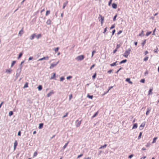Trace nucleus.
I'll list each match as a JSON object with an SVG mask.
<instances>
[{
    "label": "nucleus",
    "mask_w": 159,
    "mask_h": 159,
    "mask_svg": "<svg viewBox=\"0 0 159 159\" xmlns=\"http://www.w3.org/2000/svg\"><path fill=\"white\" fill-rule=\"evenodd\" d=\"M131 51V49L129 48L127 50H126L124 53V56L126 58H127L128 55L130 54Z\"/></svg>",
    "instance_id": "obj_1"
},
{
    "label": "nucleus",
    "mask_w": 159,
    "mask_h": 159,
    "mask_svg": "<svg viewBox=\"0 0 159 159\" xmlns=\"http://www.w3.org/2000/svg\"><path fill=\"white\" fill-rule=\"evenodd\" d=\"M84 58V56L83 55H81L76 57L75 59L77 61H79L82 60Z\"/></svg>",
    "instance_id": "obj_2"
},
{
    "label": "nucleus",
    "mask_w": 159,
    "mask_h": 159,
    "mask_svg": "<svg viewBox=\"0 0 159 159\" xmlns=\"http://www.w3.org/2000/svg\"><path fill=\"white\" fill-rule=\"evenodd\" d=\"M98 19L99 21H101V25H102L103 22V21L104 20V17L102 16L101 15H99Z\"/></svg>",
    "instance_id": "obj_3"
},
{
    "label": "nucleus",
    "mask_w": 159,
    "mask_h": 159,
    "mask_svg": "<svg viewBox=\"0 0 159 159\" xmlns=\"http://www.w3.org/2000/svg\"><path fill=\"white\" fill-rule=\"evenodd\" d=\"M21 69L22 68H21V67H20L19 68L17 69L16 74L17 77H18L20 76L21 71Z\"/></svg>",
    "instance_id": "obj_4"
},
{
    "label": "nucleus",
    "mask_w": 159,
    "mask_h": 159,
    "mask_svg": "<svg viewBox=\"0 0 159 159\" xmlns=\"http://www.w3.org/2000/svg\"><path fill=\"white\" fill-rule=\"evenodd\" d=\"M59 62V61H58L57 63H52L51 64L49 68L50 69H51L53 68V67H55L56 66H57V65L58 63Z\"/></svg>",
    "instance_id": "obj_5"
},
{
    "label": "nucleus",
    "mask_w": 159,
    "mask_h": 159,
    "mask_svg": "<svg viewBox=\"0 0 159 159\" xmlns=\"http://www.w3.org/2000/svg\"><path fill=\"white\" fill-rule=\"evenodd\" d=\"M145 125V123H143L139 126V129L140 130L143 129V128Z\"/></svg>",
    "instance_id": "obj_6"
},
{
    "label": "nucleus",
    "mask_w": 159,
    "mask_h": 159,
    "mask_svg": "<svg viewBox=\"0 0 159 159\" xmlns=\"http://www.w3.org/2000/svg\"><path fill=\"white\" fill-rule=\"evenodd\" d=\"M35 36H36L35 34H33L30 37V39L31 40L33 39H34V37Z\"/></svg>",
    "instance_id": "obj_7"
},
{
    "label": "nucleus",
    "mask_w": 159,
    "mask_h": 159,
    "mask_svg": "<svg viewBox=\"0 0 159 159\" xmlns=\"http://www.w3.org/2000/svg\"><path fill=\"white\" fill-rule=\"evenodd\" d=\"M54 93V92L53 91H51L49 93H48L47 95V96L48 97H49L50 96H51L52 94Z\"/></svg>",
    "instance_id": "obj_8"
},
{
    "label": "nucleus",
    "mask_w": 159,
    "mask_h": 159,
    "mask_svg": "<svg viewBox=\"0 0 159 159\" xmlns=\"http://www.w3.org/2000/svg\"><path fill=\"white\" fill-rule=\"evenodd\" d=\"M17 142L16 140L14 143V150L16 149V146H17Z\"/></svg>",
    "instance_id": "obj_9"
},
{
    "label": "nucleus",
    "mask_w": 159,
    "mask_h": 159,
    "mask_svg": "<svg viewBox=\"0 0 159 159\" xmlns=\"http://www.w3.org/2000/svg\"><path fill=\"white\" fill-rule=\"evenodd\" d=\"M126 81L129 82V84H133L132 82L130 81V79L129 78L126 79Z\"/></svg>",
    "instance_id": "obj_10"
},
{
    "label": "nucleus",
    "mask_w": 159,
    "mask_h": 159,
    "mask_svg": "<svg viewBox=\"0 0 159 159\" xmlns=\"http://www.w3.org/2000/svg\"><path fill=\"white\" fill-rule=\"evenodd\" d=\"M112 7L113 8L116 9L117 7V5L115 3H113L112 4Z\"/></svg>",
    "instance_id": "obj_11"
},
{
    "label": "nucleus",
    "mask_w": 159,
    "mask_h": 159,
    "mask_svg": "<svg viewBox=\"0 0 159 159\" xmlns=\"http://www.w3.org/2000/svg\"><path fill=\"white\" fill-rule=\"evenodd\" d=\"M151 109L150 108H148L147 109V111L146 114V115H148L151 111Z\"/></svg>",
    "instance_id": "obj_12"
},
{
    "label": "nucleus",
    "mask_w": 159,
    "mask_h": 159,
    "mask_svg": "<svg viewBox=\"0 0 159 159\" xmlns=\"http://www.w3.org/2000/svg\"><path fill=\"white\" fill-rule=\"evenodd\" d=\"M67 3H68L67 1H66L65 2L63 3V7H62L63 9H64L65 8L66 6V5L67 4Z\"/></svg>",
    "instance_id": "obj_13"
},
{
    "label": "nucleus",
    "mask_w": 159,
    "mask_h": 159,
    "mask_svg": "<svg viewBox=\"0 0 159 159\" xmlns=\"http://www.w3.org/2000/svg\"><path fill=\"white\" fill-rule=\"evenodd\" d=\"M152 89H150L149 90L148 95H151L152 94Z\"/></svg>",
    "instance_id": "obj_14"
},
{
    "label": "nucleus",
    "mask_w": 159,
    "mask_h": 159,
    "mask_svg": "<svg viewBox=\"0 0 159 159\" xmlns=\"http://www.w3.org/2000/svg\"><path fill=\"white\" fill-rule=\"evenodd\" d=\"M23 34V30L22 29L19 31V35H20V36H21V35Z\"/></svg>",
    "instance_id": "obj_15"
},
{
    "label": "nucleus",
    "mask_w": 159,
    "mask_h": 159,
    "mask_svg": "<svg viewBox=\"0 0 159 159\" xmlns=\"http://www.w3.org/2000/svg\"><path fill=\"white\" fill-rule=\"evenodd\" d=\"M137 127V123H135L134 124L132 128V129H136Z\"/></svg>",
    "instance_id": "obj_16"
},
{
    "label": "nucleus",
    "mask_w": 159,
    "mask_h": 159,
    "mask_svg": "<svg viewBox=\"0 0 159 159\" xmlns=\"http://www.w3.org/2000/svg\"><path fill=\"white\" fill-rule=\"evenodd\" d=\"M11 71H12V70L11 69H8V70L7 69L6 70V72L10 74L11 73Z\"/></svg>",
    "instance_id": "obj_17"
},
{
    "label": "nucleus",
    "mask_w": 159,
    "mask_h": 159,
    "mask_svg": "<svg viewBox=\"0 0 159 159\" xmlns=\"http://www.w3.org/2000/svg\"><path fill=\"white\" fill-rule=\"evenodd\" d=\"M51 23V20L49 19L46 22V24L47 25H50Z\"/></svg>",
    "instance_id": "obj_18"
},
{
    "label": "nucleus",
    "mask_w": 159,
    "mask_h": 159,
    "mask_svg": "<svg viewBox=\"0 0 159 159\" xmlns=\"http://www.w3.org/2000/svg\"><path fill=\"white\" fill-rule=\"evenodd\" d=\"M126 61H127V60H126V59L123 60H122V61H121L120 62V64H122V63H125V62H126Z\"/></svg>",
    "instance_id": "obj_19"
},
{
    "label": "nucleus",
    "mask_w": 159,
    "mask_h": 159,
    "mask_svg": "<svg viewBox=\"0 0 159 159\" xmlns=\"http://www.w3.org/2000/svg\"><path fill=\"white\" fill-rule=\"evenodd\" d=\"M38 89L39 90H41L42 89V86L41 85H39L38 87Z\"/></svg>",
    "instance_id": "obj_20"
},
{
    "label": "nucleus",
    "mask_w": 159,
    "mask_h": 159,
    "mask_svg": "<svg viewBox=\"0 0 159 159\" xmlns=\"http://www.w3.org/2000/svg\"><path fill=\"white\" fill-rule=\"evenodd\" d=\"M43 126V123H41L39 124V129H41L42 128Z\"/></svg>",
    "instance_id": "obj_21"
},
{
    "label": "nucleus",
    "mask_w": 159,
    "mask_h": 159,
    "mask_svg": "<svg viewBox=\"0 0 159 159\" xmlns=\"http://www.w3.org/2000/svg\"><path fill=\"white\" fill-rule=\"evenodd\" d=\"M35 37H36L37 38V39H38L41 37V34H39L37 35H36Z\"/></svg>",
    "instance_id": "obj_22"
},
{
    "label": "nucleus",
    "mask_w": 159,
    "mask_h": 159,
    "mask_svg": "<svg viewBox=\"0 0 159 159\" xmlns=\"http://www.w3.org/2000/svg\"><path fill=\"white\" fill-rule=\"evenodd\" d=\"M69 143V142L68 141L67 143H66V144H65L63 146V149H65L66 147L67 144H68Z\"/></svg>",
    "instance_id": "obj_23"
},
{
    "label": "nucleus",
    "mask_w": 159,
    "mask_h": 159,
    "mask_svg": "<svg viewBox=\"0 0 159 159\" xmlns=\"http://www.w3.org/2000/svg\"><path fill=\"white\" fill-rule=\"evenodd\" d=\"M28 82H26L24 85V88H25L28 87Z\"/></svg>",
    "instance_id": "obj_24"
},
{
    "label": "nucleus",
    "mask_w": 159,
    "mask_h": 159,
    "mask_svg": "<svg viewBox=\"0 0 159 159\" xmlns=\"http://www.w3.org/2000/svg\"><path fill=\"white\" fill-rule=\"evenodd\" d=\"M55 73H53V76L50 78V79L51 80V79H54V78L55 77Z\"/></svg>",
    "instance_id": "obj_25"
},
{
    "label": "nucleus",
    "mask_w": 159,
    "mask_h": 159,
    "mask_svg": "<svg viewBox=\"0 0 159 159\" xmlns=\"http://www.w3.org/2000/svg\"><path fill=\"white\" fill-rule=\"evenodd\" d=\"M107 146V144H105L104 145L102 146H101L100 148H99V149H102V148H105V147H106Z\"/></svg>",
    "instance_id": "obj_26"
},
{
    "label": "nucleus",
    "mask_w": 159,
    "mask_h": 159,
    "mask_svg": "<svg viewBox=\"0 0 159 159\" xmlns=\"http://www.w3.org/2000/svg\"><path fill=\"white\" fill-rule=\"evenodd\" d=\"M116 62H117V61H116V62H114L112 64H110V65L111 66H116Z\"/></svg>",
    "instance_id": "obj_27"
},
{
    "label": "nucleus",
    "mask_w": 159,
    "mask_h": 159,
    "mask_svg": "<svg viewBox=\"0 0 159 159\" xmlns=\"http://www.w3.org/2000/svg\"><path fill=\"white\" fill-rule=\"evenodd\" d=\"M157 139V137H155L153 139V141L152 142V143H155L156 142V139Z\"/></svg>",
    "instance_id": "obj_28"
},
{
    "label": "nucleus",
    "mask_w": 159,
    "mask_h": 159,
    "mask_svg": "<svg viewBox=\"0 0 159 159\" xmlns=\"http://www.w3.org/2000/svg\"><path fill=\"white\" fill-rule=\"evenodd\" d=\"M16 62V61H12L11 64V67H12L14 66V65L15 64Z\"/></svg>",
    "instance_id": "obj_29"
},
{
    "label": "nucleus",
    "mask_w": 159,
    "mask_h": 159,
    "mask_svg": "<svg viewBox=\"0 0 159 159\" xmlns=\"http://www.w3.org/2000/svg\"><path fill=\"white\" fill-rule=\"evenodd\" d=\"M158 51V48H156L154 50V52L156 53H157Z\"/></svg>",
    "instance_id": "obj_30"
},
{
    "label": "nucleus",
    "mask_w": 159,
    "mask_h": 159,
    "mask_svg": "<svg viewBox=\"0 0 159 159\" xmlns=\"http://www.w3.org/2000/svg\"><path fill=\"white\" fill-rule=\"evenodd\" d=\"M13 114V112L12 111H10L9 113V116H11Z\"/></svg>",
    "instance_id": "obj_31"
},
{
    "label": "nucleus",
    "mask_w": 159,
    "mask_h": 159,
    "mask_svg": "<svg viewBox=\"0 0 159 159\" xmlns=\"http://www.w3.org/2000/svg\"><path fill=\"white\" fill-rule=\"evenodd\" d=\"M143 31L142 30L141 33L139 35L140 36H144V34H143Z\"/></svg>",
    "instance_id": "obj_32"
},
{
    "label": "nucleus",
    "mask_w": 159,
    "mask_h": 159,
    "mask_svg": "<svg viewBox=\"0 0 159 159\" xmlns=\"http://www.w3.org/2000/svg\"><path fill=\"white\" fill-rule=\"evenodd\" d=\"M148 57H146L144 58V59H143V61H146L148 60Z\"/></svg>",
    "instance_id": "obj_33"
},
{
    "label": "nucleus",
    "mask_w": 159,
    "mask_h": 159,
    "mask_svg": "<svg viewBox=\"0 0 159 159\" xmlns=\"http://www.w3.org/2000/svg\"><path fill=\"white\" fill-rule=\"evenodd\" d=\"M152 33V32L151 31H150V32H147L146 34V36H148L150 34H151Z\"/></svg>",
    "instance_id": "obj_34"
},
{
    "label": "nucleus",
    "mask_w": 159,
    "mask_h": 159,
    "mask_svg": "<svg viewBox=\"0 0 159 159\" xmlns=\"http://www.w3.org/2000/svg\"><path fill=\"white\" fill-rule=\"evenodd\" d=\"M87 97L92 99L93 98V96H90L88 94L87 96Z\"/></svg>",
    "instance_id": "obj_35"
},
{
    "label": "nucleus",
    "mask_w": 159,
    "mask_h": 159,
    "mask_svg": "<svg viewBox=\"0 0 159 159\" xmlns=\"http://www.w3.org/2000/svg\"><path fill=\"white\" fill-rule=\"evenodd\" d=\"M81 123V121H79L78 123L76 125V126L77 127H79L80 126V124Z\"/></svg>",
    "instance_id": "obj_36"
},
{
    "label": "nucleus",
    "mask_w": 159,
    "mask_h": 159,
    "mask_svg": "<svg viewBox=\"0 0 159 159\" xmlns=\"http://www.w3.org/2000/svg\"><path fill=\"white\" fill-rule=\"evenodd\" d=\"M146 39L144 40V41L142 43V44L143 46L146 43Z\"/></svg>",
    "instance_id": "obj_37"
},
{
    "label": "nucleus",
    "mask_w": 159,
    "mask_h": 159,
    "mask_svg": "<svg viewBox=\"0 0 159 159\" xmlns=\"http://www.w3.org/2000/svg\"><path fill=\"white\" fill-rule=\"evenodd\" d=\"M45 60V58L44 57H43V58H40L39 59L38 61H42L43 60Z\"/></svg>",
    "instance_id": "obj_38"
},
{
    "label": "nucleus",
    "mask_w": 159,
    "mask_h": 159,
    "mask_svg": "<svg viewBox=\"0 0 159 159\" xmlns=\"http://www.w3.org/2000/svg\"><path fill=\"white\" fill-rule=\"evenodd\" d=\"M142 132H140L139 134V135L138 136V139H139L141 138V136L142 135Z\"/></svg>",
    "instance_id": "obj_39"
},
{
    "label": "nucleus",
    "mask_w": 159,
    "mask_h": 159,
    "mask_svg": "<svg viewBox=\"0 0 159 159\" xmlns=\"http://www.w3.org/2000/svg\"><path fill=\"white\" fill-rule=\"evenodd\" d=\"M37 152H35L34 153V155H33V157H36L37 155Z\"/></svg>",
    "instance_id": "obj_40"
},
{
    "label": "nucleus",
    "mask_w": 159,
    "mask_h": 159,
    "mask_svg": "<svg viewBox=\"0 0 159 159\" xmlns=\"http://www.w3.org/2000/svg\"><path fill=\"white\" fill-rule=\"evenodd\" d=\"M58 49H59L58 48H55L54 49V51L56 52H57L58 51Z\"/></svg>",
    "instance_id": "obj_41"
},
{
    "label": "nucleus",
    "mask_w": 159,
    "mask_h": 159,
    "mask_svg": "<svg viewBox=\"0 0 159 159\" xmlns=\"http://www.w3.org/2000/svg\"><path fill=\"white\" fill-rule=\"evenodd\" d=\"M50 13V11H47L46 13V16H47Z\"/></svg>",
    "instance_id": "obj_42"
},
{
    "label": "nucleus",
    "mask_w": 159,
    "mask_h": 159,
    "mask_svg": "<svg viewBox=\"0 0 159 159\" xmlns=\"http://www.w3.org/2000/svg\"><path fill=\"white\" fill-rule=\"evenodd\" d=\"M22 53H20L19 54V56L18 57V59H19L22 56Z\"/></svg>",
    "instance_id": "obj_43"
},
{
    "label": "nucleus",
    "mask_w": 159,
    "mask_h": 159,
    "mask_svg": "<svg viewBox=\"0 0 159 159\" xmlns=\"http://www.w3.org/2000/svg\"><path fill=\"white\" fill-rule=\"evenodd\" d=\"M140 82L141 83H144V82H145V80L144 79H141L140 81Z\"/></svg>",
    "instance_id": "obj_44"
},
{
    "label": "nucleus",
    "mask_w": 159,
    "mask_h": 159,
    "mask_svg": "<svg viewBox=\"0 0 159 159\" xmlns=\"http://www.w3.org/2000/svg\"><path fill=\"white\" fill-rule=\"evenodd\" d=\"M64 78L63 77H61L60 78V81H62L64 80Z\"/></svg>",
    "instance_id": "obj_45"
},
{
    "label": "nucleus",
    "mask_w": 159,
    "mask_h": 159,
    "mask_svg": "<svg viewBox=\"0 0 159 159\" xmlns=\"http://www.w3.org/2000/svg\"><path fill=\"white\" fill-rule=\"evenodd\" d=\"M96 52V51H95V50H93L92 52V57L93 55H94V53H95Z\"/></svg>",
    "instance_id": "obj_46"
},
{
    "label": "nucleus",
    "mask_w": 159,
    "mask_h": 159,
    "mask_svg": "<svg viewBox=\"0 0 159 159\" xmlns=\"http://www.w3.org/2000/svg\"><path fill=\"white\" fill-rule=\"evenodd\" d=\"M156 30V29L155 28V29H154V30L153 31V33L152 34V35H155V31Z\"/></svg>",
    "instance_id": "obj_47"
},
{
    "label": "nucleus",
    "mask_w": 159,
    "mask_h": 159,
    "mask_svg": "<svg viewBox=\"0 0 159 159\" xmlns=\"http://www.w3.org/2000/svg\"><path fill=\"white\" fill-rule=\"evenodd\" d=\"M134 156V155L133 154H131L130 155L129 157H128V158H132V157H133Z\"/></svg>",
    "instance_id": "obj_48"
},
{
    "label": "nucleus",
    "mask_w": 159,
    "mask_h": 159,
    "mask_svg": "<svg viewBox=\"0 0 159 159\" xmlns=\"http://www.w3.org/2000/svg\"><path fill=\"white\" fill-rule=\"evenodd\" d=\"M117 15H116L114 17V18L113 19V20L114 21H115L116 19V17H117Z\"/></svg>",
    "instance_id": "obj_49"
},
{
    "label": "nucleus",
    "mask_w": 159,
    "mask_h": 159,
    "mask_svg": "<svg viewBox=\"0 0 159 159\" xmlns=\"http://www.w3.org/2000/svg\"><path fill=\"white\" fill-rule=\"evenodd\" d=\"M24 61H22L21 62V63L20 65V67H21V68H22V65L24 63Z\"/></svg>",
    "instance_id": "obj_50"
},
{
    "label": "nucleus",
    "mask_w": 159,
    "mask_h": 159,
    "mask_svg": "<svg viewBox=\"0 0 159 159\" xmlns=\"http://www.w3.org/2000/svg\"><path fill=\"white\" fill-rule=\"evenodd\" d=\"M96 74L95 73L94 74L93 76V79H94L95 78L96 76Z\"/></svg>",
    "instance_id": "obj_51"
},
{
    "label": "nucleus",
    "mask_w": 159,
    "mask_h": 159,
    "mask_svg": "<svg viewBox=\"0 0 159 159\" xmlns=\"http://www.w3.org/2000/svg\"><path fill=\"white\" fill-rule=\"evenodd\" d=\"M122 32V30H120L117 33L118 35H119Z\"/></svg>",
    "instance_id": "obj_52"
},
{
    "label": "nucleus",
    "mask_w": 159,
    "mask_h": 159,
    "mask_svg": "<svg viewBox=\"0 0 159 159\" xmlns=\"http://www.w3.org/2000/svg\"><path fill=\"white\" fill-rule=\"evenodd\" d=\"M115 27V25H113L111 26L110 28V29H113Z\"/></svg>",
    "instance_id": "obj_53"
},
{
    "label": "nucleus",
    "mask_w": 159,
    "mask_h": 159,
    "mask_svg": "<svg viewBox=\"0 0 159 159\" xmlns=\"http://www.w3.org/2000/svg\"><path fill=\"white\" fill-rule=\"evenodd\" d=\"M72 78V77L71 76H69L67 77L66 79L67 80H69Z\"/></svg>",
    "instance_id": "obj_54"
},
{
    "label": "nucleus",
    "mask_w": 159,
    "mask_h": 159,
    "mask_svg": "<svg viewBox=\"0 0 159 159\" xmlns=\"http://www.w3.org/2000/svg\"><path fill=\"white\" fill-rule=\"evenodd\" d=\"M98 112H96L94 115L92 116L93 118H94L97 115Z\"/></svg>",
    "instance_id": "obj_55"
},
{
    "label": "nucleus",
    "mask_w": 159,
    "mask_h": 159,
    "mask_svg": "<svg viewBox=\"0 0 159 159\" xmlns=\"http://www.w3.org/2000/svg\"><path fill=\"white\" fill-rule=\"evenodd\" d=\"M33 59V57H30L29 58V59L28 60L29 61H30V60H32Z\"/></svg>",
    "instance_id": "obj_56"
},
{
    "label": "nucleus",
    "mask_w": 159,
    "mask_h": 159,
    "mask_svg": "<svg viewBox=\"0 0 159 159\" xmlns=\"http://www.w3.org/2000/svg\"><path fill=\"white\" fill-rule=\"evenodd\" d=\"M82 156H83V154H80L78 156L77 158H79L81 157Z\"/></svg>",
    "instance_id": "obj_57"
},
{
    "label": "nucleus",
    "mask_w": 159,
    "mask_h": 159,
    "mask_svg": "<svg viewBox=\"0 0 159 159\" xmlns=\"http://www.w3.org/2000/svg\"><path fill=\"white\" fill-rule=\"evenodd\" d=\"M150 144L149 143H148L146 145V146L147 147H149L150 145Z\"/></svg>",
    "instance_id": "obj_58"
},
{
    "label": "nucleus",
    "mask_w": 159,
    "mask_h": 159,
    "mask_svg": "<svg viewBox=\"0 0 159 159\" xmlns=\"http://www.w3.org/2000/svg\"><path fill=\"white\" fill-rule=\"evenodd\" d=\"M148 74V71H146L144 73V75H147Z\"/></svg>",
    "instance_id": "obj_59"
},
{
    "label": "nucleus",
    "mask_w": 159,
    "mask_h": 159,
    "mask_svg": "<svg viewBox=\"0 0 159 159\" xmlns=\"http://www.w3.org/2000/svg\"><path fill=\"white\" fill-rule=\"evenodd\" d=\"M95 65L94 64L93 65L91 66V67L90 68V69L91 70H92V68H93L94 66H95Z\"/></svg>",
    "instance_id": "obj_60"
},
{
    "label": "nucleus",
    "mask_w": 159,
    "mask_h": 159,
    "mask_svg": "<svg viewBox=\"0 0 159 159\" xmlns=\"http://www.w3.org/2000/svg\"><path fill=\"white\" fill-rule=\"evenodd\" d=\"M120 47V44H117L116 48H117V49L118 48H119Z\"/></svg>",
    "instance_id": "obj_61"
},
{
    "label": "nucleus",
    "mask_w": 159,
    "mask_h": 159,
    "mask_svg": "<svg viewBox=\"0 0 159 159\" xmlns=\"http://www.w3.org/2000/svg\"><path fill=\"white\" fill-rule=\"evenodd\" d=\"M116 30H114L112 31V35H113L115 32Z\"/></svg>",
    "instance_id": "obj_62"
},
{
    "label": "nucleus",
    "mask_w": 159,
    "mask_h": 159,
    "mask_svg": "<svg viewBox=\"0 0 159 159\" xmlns=\"http://www.w3.org/2000/svg\"><path fill=\"white\" fill-rule=\"evenodd\" d=\"M45 58V60H48L49 58V57L48 56L44 57Z\"/></svg>",
    "instance_id": "obj_63"
},
{
    "label": "nucleus",
    "mask_w": 159,
    "mask_h": 159,
    "mask_svg": "<svg viewBox=\"0 0 159 159\" xmlns=\"http://www.w3.org/2000/svg\"><path fill=\"white\" fill-rule=\"evenodd\" d=\"M84 159H91V158L90 157H85L84 158Z\"/></svg>",
    "instance_id": "obj_64"
}]
</instances>
